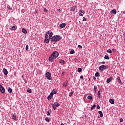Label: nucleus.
<instances>
[{
	"label": "nucleus",
	"mask_w": 125,
	"mask_h": 125,
	"mask_svg": "<svg viewBox=\"0 0 125 125\" xmlns=\"http://www.w3.org/2000/svg\"><path fill=\"white\" fill-rule=\"evenodd\" d=\"M62 38L59 35H56L52 37L51 39V41L52 42H58V41H60V40H61Z\"/></svg>",
	"instance_id": "1"
},
{
	"label": "nucleus",
	"mask_w": 125,
	"mask_h": 125,
	"mask_svg": "<svg viewBox=\"0 0 125 125\" xmlns=\"http://www.w3.org/2000/svg\"><path fill=\"white\" fill-rule=\"evenodd\" d=\"M99 70L100 71H101L102 72H103L104 70H107L108 69V66L105 65H101L99 67Z\"/></svg>",
	"instance_id": "2"
},
{
	"label": "nucleus",
	"mask_w": 125,
	"mask_h": 125,
	"mask_svg": "<svg viewBox=\"0 0 125 125\" xmlns=\"http://www.w3.org/2000/svg\"><path fill=\"white\" fill-rule=\"evenodd\" d=\"M56 59V58H55V57L52 54L49 57V60L50 61H51V62H52L54 59Z\"/></svg>",
	"instance_id": "3"
},
{
	"label": "nucleus",
	"mask_w": 125,
	"mask_h": 125,
	"mask_svg": "<svg viewBox=\"0 0 125 125\" xmlns=\"http://www.w3.org/2000/svg\"><path fill=\"white\" fill-rule=\"evenodd\" d=\"M0 91H1V92H2V93H4L5 92V89H4V88H3L2 85H1V84H0Z\"/></svg>",
	"instance_id": "4"
},
{
	"label": "nucleus",
	"mask_w": 125,
	"mask_h": 125,
	"mask_svg": "<svg viewBox=\"0 0 125 125\" xmlns=\"http://www.w3.org/2000/svg\"><path fill=\"white\" fill-rule=\"evenodd\" d=\"M0 91H1V92H2V93H4L5 92V89H4V88H3L2 85H1V84H0Z\"/></svg>",
	"instance_id": "5"
},
{
	"label": "nucleus",
	"mask_w": 125,
	"mask_h": 125,
	"mask_svg": "<svg viewBox=\"0 0 125 125\" xmlns=\"http://www.w3.org/2000/svg\"><path fill=\"white\" fill-rule=\"evenodd\" d=\"M46 77H47V79H48V80H50L51 78V74H50V73L49 72H47L46 73Z\"/></svg>",
	"instance_id": "6"
},
{
	"label": "nucleus",
	"mask_w": 125,
	"mask_h": 125,
	"mask_svg": "<svg viewBox=\"0 0 125 125\" xmlns=\"http://www.w3.org/2000/svg\"><path fill=\"white\" fill-rule=\"evenodd\" d=\"M84 14V11L83 10H79V15L80 16H83Z\"/></svg>",
	"instance_id": "7"
},
{
	"label": "nucleus",
	"mask_w": 125,
	"mask_h": 125,
	"mask_svg": "<svg viewBox=\"0 0 125 125\" xmlns=\"http://www.w3.org/2000/svg\"><path fill=\"white\" fill-rule=\"evenodd\" d=\"M47 34H48V35H49V40H50V39H51V37H52V35H53V33L52 32H50V31H48V32H47Z\"/></svg>",
	"instance_id": "8"
},
{
	"label": "nucleus",
	"mask_w": 125,
	"mask_h": 125,
	"mask_svg": "<svg viewBox=\"0 0 125 125\" xmlns=\"http://www.w3.org/2000/svg\"><path fill=\"white\" fill-rule=\"evenodd\" d=\"M52 54L55 57V58H57V57H58V55H59L57 51L54 52Z\"/></svg>",
	"instance_id": "9"
},
{
	"label": "nucleus",
	"mask_w": 125,
	"mask_h": 125,
	"mask_svg": "<svg viewBox=\"0 0 125 125\" xmlns=\"http://www.w3.org/2000/svg\"><path fill=\"white\" fill-rule=\"evenodd\" d=\"M59 27L60 28H62V29L63 28H65V27H66V23H63L62 24H60Z\"/></svg>",
	"instance_id": "10"
},
{
	"label": "nucleus",
	"mask_w": 125,
	"mask_h": 125,
	"mask_svg": "<svg viewBox=\"0 0 125 125\" xmlns=\"http://www.w3.org/2000/svg\"><path fill=\"white\" fill-rule=\"evenodd\" d=\"M3 72L4 75H5V76H7V74H8V72L7 71V70L6 69L4 68L3 70Z\"/></svg>",
	"instance_id": "11"
},
{
	"label": "nucleus",
	"mask_w": 125,
	"mask_h": 125,
	"mask_svg": "<svg viewBox=\"0 0 125 125\" xmlns=\"http://www.w3.org/2000/svg\"><path fill=\"white\" fill-rule=\"evenodd\" d=\"M112 80H113V77H110L109 78H108V79H107L106 83H109L111 82V81H112Z\"/></svg>",
	"instance_id": "12"
},
{
	"label": "nucleus",
	"mask_w": 125,
	"mask_h": 125,
	"mask_svg": "<svg viewBox=\"0 0 125 125\" xmlns=\"http://www.w3.org/2000/svg\"><path fill=\"white\" fill-rule=\"evenodd\" d=\"M110 13L116 14L117 13V10L115 9H113L111 12Z\"/></svg>",
	"instance_id": "13"
},
{
	"label": "nucleus",
	"mask_w": 125,
	"mask_h": 125,
	"mask_svg": "<svg viewBox=\"0 0 125 125\" xmlns=\"http://www.w3.org/2000/svg\"><path fill=\"white\" fill-rule=\"evenodd\" d=\"M54 106H56V107H59V106H60V104H59L58 102H56L54 103Z\"/></svg>",
	"instance_id": "14"
},
{
	"label": "nucleus",
	"mask_w": 125,
	"mask_h": 125,
	"mask_svg": "<svg viewBox=\"0 0 125 125\" xmlns=\"http://www.w3.org/2000/svg\"><path fill=\"white\" fill-rule=\"evenodd\" d=\"M117 80L119 83H120V84H123V83H122V81L121 80V78H120V77H118L117 78Z\"/></svg>",
	"instance_id": "15"
},
{
	"label": "nucleus",
	"mask_w": 125,
	"mask_h": 125,
	"mask_svg": "<svg viewBox=\"0 0 125 125\" xmlns=\"http://www.w3.org/2000/svg\"><path fill=\"white\" fill-rule=\"evenodd\" d=\"M68 81H66L63 83V86L64 87H67V86L68 85Z\"/></svg>",
	"instance_id": "16"
},
{
	"label": "nucleus",
	"mask_w": 125,
	"mask_h": 125,
	"mask_svg": "<svg viewBox=\"0 0 125 125\" xmlns=\"http://www.w3.org/2000/svg\"><path fill=\"white\" fill-rule=\"evenodd\" d=\"M60 64H65V61L64 60H61L59 61Z\"/></svg>",
	"instance_id": "17"
},
{
	"label": "nucleus",
	"mask_w": 125,
	"mask_h": 125,
	"mask_svg": "<svg viewBox=\"0 0 125 125\" xmlns=\"http://www.w3.org/2000/svg\"><path fill=\"white\" fill-rule=\"evenodd\" d=\"M109 102L111 104H114V103H115V102H114V99H109Z\"/></svg>",
	"instance_id": "18"
},
{
	"label": "nucleus",
	"mask_w": 125,
	"mask_h": 125,
	"mask_svg": "<svg viewBox=\"0 0 125 125\" xmlns=\"http://www.w3.org/2000/svg\"><path fill=\"white\" fill-rule=\"evenodd\" d=\"M98 113L100 115V117H101V118H102V117H103V114L102 113V111H99Z\"/></svg>",
	"instance_id": "19"
},
{
	"label": "nucleus",
	"mask_w": 125,
	"mask_h": 125,
	"mask_svg": "<svg viewBox=\"0 0 125 125\" xmlns=\"http://www.w3.org/2000/svg\"><path fill=\"white\" fill-rule=\"evenodd\" d=\"M44 42H46V43H48V42H49V39L45 38L44 40Z\"/></svg>",
	"instance_id": "20"
},
{
	"label": "nucleus",
	"mask_w": 125,
	"mask_h": 125,
	"mask_svg": "<svg viewBox=\"0 0 125 125\" xmlns=\"http://www.w3.org/2000/svg\"><path fill=\"white\" fill-rule=\"evenodd\" d=\"M22 33H23L24 34H27V30H26V29L25 28H23L22 29Z\"/></svg>",
	"instance_id": "21"
},
{
	"label": "nucleus",
	"mask_w": 125,
	"mask_h": 125,
	"mask_svg": "<svg viewBox=\"0 0 125 125\" xmlns=\"http://www.w3.org/2000/svg\"><path fill=\"white\" fill-rule=\"evenodd\" d=\"M12 119L14 121H16V115L13 114V116H12Z\"/></svg>",
	"instance_id": "22"
},
{
	"label": "nucleus",
	"mask_w": 125,
	"mask_h": 125,
	"mask_svg": "<svg viewBox=\"0 0 125 125\" xmlns=\"http://www.w3.org/2000/svg\"><path fill=\"white\" fill-rule=\"evenodd\" d=\"M75 9H76V6H73L71 8L70 10L71 11H75Z\"/></svg>",
	"instance_id": "23"
},
{
	"label": "nucleus",
	"mask_w": 125,
	"mask_h": 125,
	"mask_svg": "<svg viewBox=\"0 0 125 125\" xmlns=\"http://www.w3.org/2000/svg\"><path fill=\"white\" fill-rule=\"evenodd\" d=\"M51 92L53 93V94H56V93H57V91L53 89Z\"/></svg>",
	"instance_id": "24"
},
{
	"label": "nucleus",
	"mask_w": 125,
	"mask_h": 125,
	"mask_svg": "<svg viewBox=\"0 0 125 125\" xmlns=\"http://www.w3.org/2000/svg\"><path fill=\"white\" fill-rule=\"evenodd\" d=\"M96 107V105L94 104L93 106L91 107V110H94V109H95Z\"/></svg>",
	"instance_id": "25"
},
{
	"label": "nucleus",
	"mask_w": 125,
	"mask_h": 125,
	"mask_svg": "<svg viewBox=\"0 0 125 125\" xmlns=\"http://www.w3.org/2000/svg\"><path fill=\"white\" fill-rule=\"evenodd\" d=\"M8 91L10 93H11L12 92V89L9 87L8 89Z\"/></svg>",
	"instance_id": "26"
},
{
	"label": "nucleus",
	"mask_w": 125,
	"mask_h": 125,
	"mask_svg": "<svg viewBox=\"0 0 125 125\" xmlns=\"http://www.w3.org/2000/svg\"><path fill=\"white\" fill-rule=\"evenodd\" d=\"M83 70V69H82V68H78V72H79V73H81V72H82V71Z\"/></svg>",
	"instance_id": "27"
},
{
	"label": "nucleus",
	"mask_w": 125,
	"mask_h": 125,
	"mask_svg": "<svg viewBox=\"0 0 125 125\" xmlns=\"http://www.w3.org/2000/svg\"><path fill=\"white\" fill-rule=\"evenodd\" d=\"M74 53H75V50L72 49V50L70 51V54H74Z\"/></svg>",
	"instance_id": "28"
},
{
	"label": "nucleus",
	"mask_w": 125,
	"mask_h": 125,
	"mask_svg": "<svg viewBox=\"0 0 125 125\" xmlns=\"http://www.w3.org/2000/svg\"><path fill=\"white\" fill-rule=\"evenodd\" d=\"M104 58L105 59H108V60L110 59V58H109V56L108 55H105L104 57Z\"/></svg>",
	"instance_id": "29"
},
{
	"label": "nucleus",
	"mask_w": 125,
	"mask_h": 125,
	"mask_svg": "<svg viewBox=\"0 0 125 125\" xmlns=\"http://www.w3.org/2000/svg\"><path fill=\"white\" fill-rule=\"evenodd\" d=\"M99 76H100V75L99 74V73L96 72L95 73V77H99Z\"/></svg>",
	"instance_id": "30"
},
{
	"label": "nucleus",
	"mask_w": 125,
	"mask_h": 125,
	"mask_svg": "<svg viewBox=\"0 0 125 125\" xmlns=\"http://www.w3.org/2000/svg\"><path fill=\"white\" fill-rule=\"evenodd\" d=\"M11 30L12 31H14V30H15V27L14 26H13L11 28Z\"/></svg>",
	"instance_id": "31"
},
{
	"label": "nucleus",
	"mask_w": 125,
	"mask_h": 125,
	"mask_svg": "<svg viewBox=\"0 0 125 125\" xmlns=\"http://www.w3.org/2000/svg\"><path fill=\"white\" fill-rule=\"evenodd\" d=\"M73 93H74L73 91H72V92H71V93H69V96H70V97H71L73 95Z\"/></svg>",
	"instance_id": "32"
},
{
	"label": "nucleus",
	"mask_w": 125,
	"mask_h": 125,
	"mask_svg": "<svg viewBox=\"0 0 125 125\" xmlns=\"http://www.w3.org/2000/svg\"><path fill=\"white\" fill-rule=\"evenodd\" d=\"M96 89H97V87L96 86H94V90L95 92H96Z\"/></svg>",
	"instance_id": "33"
},
{
	"label": "nucleus",
	"mask_w": 125,
	"mask_h": 125,
	"mask_svg": "<svg viewBox=\"0 0 125 125\" xmlns=\"http://www.w3.org/2000/svg\"><path fill=\"white\" fill-rule=\"evenodd\" d=\"M97 95H98L99 98H100V91H98Z\"/></svg>",
	"instance_id": "34"
},
{
	"label": "nucleus",
	"mask_w": 125,
	"mask_h": 125,
	"mask_svg": "<svg viewBox=\"0 0 125 125\" xmlns=\"http://www.w3.org/2000/svg\"><path fill=\"white\" fill-rule=\"evenodd\" d=\"M53 97H51V96L49 95L47 97V99H48V100H50L51 99V98H52Z\"/></svg>",
	"instance_id": "35"
},
{
	"label": "nucleus",
	"mask_w": 125,
	"mask_h": 125,
	"mask_svg": "<svg viewBox=\"0 0 125 125\" xmlns=\"http://www.w3.org/2000/svg\"><path fill=\"white\" fill-rule=\"evenodd\" d=\"M52 107L53 108L54 110H56V106L54 105V104H52Z\"/></svg>",
	"instance_id": "36"
},
{
	"label": "nucleus",
	"mask_w": 125,
	"mask_h": 125,
	"mask_svg": "<svg viewBox=\"0 0 125 125\" xmlns=\"http://www.w3.org/2000/svg\"><path fill=\"white\" fill-rule=\"evenodd\" d=\"M83 22V21H86V18H85V17H83V20H82Z\"/></svg>",
	"instance_id": "37"
},
{
	"label": "nucleus",
	"mask_w": 125,
	"mask_h": 125,
	"mask_svg": "<svg viewBox=\"0 0 125 125\" xmlns=\"http://www.w3.org/2000/svg\"><path fill=\"white\" fill-rule=\"evenodd\" d=\"M107 52H108V53H112V50L111 49H108L107 50Z\"/></svg>",
	"instance_id": "38"
},
{
	"label": "nucleus",
	"mask_w": 125,
	"mask_h": 125,
	"mask_svg": "<svg viewBox=\"0 0 125 125\" xmlns=\"http://www.w3.org/2000/svg\"><path fill=\"white\" fill-rule=\"evenodd\" d=\"M27 92H29V93H31L32 92V90L29 88L27 90Z\"/></svg>",
	"instance_id": "39"
},
{
	"label": "nucleus",
	"mask_w": 125,
	"mask_h": 125,
	"mask_svg": "<svg viewBox=\"0 0 125 125\" xmlns=\"http://www.w3.org/2000/svg\"><path fill=\"white\" fill-rule=\"evenodd\" d=\"M26 50H27V51H28V50H29V45H26Z\"/></svg>",
	"instance_id": "40"
},
{
	"label": "nucleus",
	"mask_w": 125,
	"mask_h": 125,
	"mask_svg": "<svg viewBox=\"0 0 125 125\" xmlns=\"http://www.w3.org/2000/svg\"><path fill=\"white\" fill-rule=\"evenodd\" d=\"M87 98L88 99H90V100H91V99H92V96H88Z\"/></svg>",
	"instance_id": "41"
},
{
	"label": "nucleus",
	"mask_w": 125,
	"mask_h": 125,
	"mask_svg": "<svg viewBox=\"0 0 125 125\" xmlns=\"http://www.w3.org/2000/svg\"><path fill=\"white\" fill-rule=\"evenodd\" d=\"M45 39H49L48 35H47V34H46L45 35Z\"/></svg>",
	"instance_id": "42"
},
{
	"label": "nucleus",
	"mask_w": 125,
	"mask_h": 125,
	"mask_svg": "<svg viewBox=\"0 0 125 125\" xmlns=\"http://www.w3.org/2000/svg\"><path fill=\"white\" fill-rule=\"evenodd\" d=\"M45 120L46 121V122H49V118L46 117L45 118Z\"/></svg>",
	"instance_id": "43"
},
{
	"label": "nucleus",
	"mask_w": 125,
	"mask_h": 125,
	"mask_svg": "<svg viewBox=\"0 0 125 125\" xmlns=\"http://www.w3.org/2000/svg\"><path fill=\"white\" fill-rule=\"evenodd\" d=\"M7 8L8 9H10V10H12V8H11V7L10 6H8Z\"/></svg>",
	"instance_id": "44"
},
{
	"label": "nucleus",
	"mask_w": 125,
	"mask_h": 125,
	"mask_svg": "<svg viewBox=\"0 0 125 125\" xmlns=\"http://www.w3.org/2000/svg\"><path fill=\"white\" fill-rule=\"evenodd\" d=\"M50 96H51L52 97H53V93H52V92H51V93L49 95Z\"/></svg>",
	"instance_id": "45"
},
{
	"label": "nucleus",
	"mask_w": 125,
	"mask_h": 125,
	"mask_svg": "<svg viewBox=\"0 0 125 125\" xmlns=\"http://www.w3.org/2000/svg\"><path fill=\"white\" fill-rule=\"evenodd\" d=\"M51 112V111H48V112H47V113H48L47 115H48V116H49V115H50Z\"/></svg>",
	"instance_id": "46"
},
{
	"label": "nucleus",
	"mask_w": 125,
	"mask_h": 125,
	"mask_svg": "<svg viewBox=\"0 0 125 125\" xmlns=\"http://www.w3.org/2000/svg\"><path fill=\"white\" fill-rule=\"evenodd\" d=\"M78 47L79 48H83V47L82 46L80 45H78Z\"/></svg>",
	"instance_id": "47"
},
{
	"label": "nucleus",
	"mask_w": 125,
	"mask_h": 125,
	"mask_svg": "<svg viewBox=\"0 0 125 125\" xmlns=\"http://www.w3.org/2000/svg\"><path fill=\"white\" fill-rule=\"evenodd\" d=\"M44 11L45 12H47L48 10H47V9L46 8H44Z\"/></svg>",
	"instance_id": "48"
},
{
	"label": "nucleus",
	"mask_w": 125,
	"mask_h": 125,
	"mask_svg": "<svg viewBox=\"0 0 125 125\" xmlns=\"http://www.w3.org/2000/svg\"><path fill=\"white\" fill-rule=\"evenodd\" d=\"M97 109H100V106H99V105H97Z\"/></svg>",
	"instance_id": "49"
},
{
	"label": "nucleus",
	"mask_w": 125,
	"mask_h": 125,
	"mask_svg": "<svg viewBox=\"0 0 125 125\" xmlns=\"http://www.w3.org/2000/svg\"><path fill=\"white\" fill-rule=\"evenodd\" d=\"M80 79H82V80H83V76H80Z\"/></svg>",
	"instance_id": "50"
},
{
	"label": "nucleus",
	"mask_w": 125,
	"mask_h": 125,
	"mask_svg": "<svg viewBox=\"0 0 125 125\" xmlns=\"http://www.w3.org/2000/svg\"><path fill=\"white\" fill-rule=\"evenodd\" d=\"M120 123H122V122H123V118H121L120 119Z\"/></svg>",
	"instance_id": "51"
},
{
	"label": "nucleus",
	"mask_w": 125,
	"mask_h": 125,
	"mask_svg": "<svg viewBox=\"0 0 125 125\" xmlns=\"http://www.w3.org/2000/svg\"><path fill=\"white\" fill-rule=\"evenodd\" d=\"M101 64H102L103 65H104V64H105V62H102Z\"/></svg>",
	"instance_id": "52"
},
{
	"label": "nucleus",
	"mask_w": 125,
	"mask_h": 125,
	"mask_svg": "<svg viewBox=\"0 0 125 125\" xmlns=\"http://www.w3.org/2000/svg\"><path fill=\"white\" fill-rule=\"evenodd\" d=\"M112 51H114L115 52L116 51V50L115 49H112Z\"/></svg>",
	"instance_id": "53"
},
{
	"label": "nucleus",
	"mask_w": 125,
	"mask_h": 125,
	"mask_svg": "<svg viewBox=\"0 0 125 125\" xmlns=\"http://www.w3.org/2000/svg\"><path fill=\"white\" fill-rule=\"evenodd\" d=\"M93 80H96V78H95V77H93Z\"/></svg>",
	"instance_id": "54"
},
{
	"label": "nucleus",
	"mask_w": 125,
	"mask_h": 125,
	"mask_svg": "<svg viewBox=\"0 0 125 125\" xmlns=\"http://www.w3.org/2000/svg\"><path fill=\"white\" fill-rule=\"evenodd\" d=\"M61 125H64V124H63V123H61Z\"/></svg>",
	"instance_id": "55"
},
{
	"label": "nucleus",
	"mask_w": 125,
	"mask_h": 125,
	"mask_svg": "<svg viewBox=\"0 0 125 125\" xmlns=\"http://www.w3.org/2000/svg\"><path fill=\"white\" fill-rule=\"evenodd\" d=\"M74 60H78V59H77V58H75Z\"/></svg>",
	"instance_id": "56"
},
{
	"label": "nucleus",
	"mask_w": 125,
	"mask_h": 125,
	"mask_svg": "<svg viewBox=\"0 0 125 125\" xmlns=\"http://www.w3.org/2000/svg\"><path fill=\"white\" fill-rule=\"evenodd\" d=\"M123 14H125V12H123Z\"/></svg>",
	"instance_id": "57"
},
{
	"label": "nucleus",
	"mask_w": 125,
	"mask_h": 125,
	"mask_svg": "<svg viewBox=\"0 0 125 125\" xmlns=\"http://www.w3.org/2000/svg\"><path fill=\"white\" fill-rule=\"evenodd\" d=\"M58 10V11H61L60 9H59Z\"/></svg>",
	"instance_id": "58"
},
{
	"label": "nucleus",
	"mask_w": 125,
	"mask_h": 125,
	"mask_svg": "<svg viewBox=\"0 0 125 125\" xmlns=\"http://www.w3.org/2000/svg\"><path fill=\"white\" fill-rule=\"evenodd\" d=\"M17 0L18 1H20V0Z\"/></svg>",
	"instance_id": "59"
},
{
	"label": "nucleus",
	"mask_w": 125,
	"mask_h": 125,
	"mask_svg": "<svg viewBox=\"0 0 125 125\" xmlns=\"http://www.w3.org/2000/svg\"><path fill=\"white\" fill-rule=\"evenodd\" d=\"M25 83H27V81H25Z\"/></svg>",
	"instance_id": "60"
},
{
	"label": "nucleus",
	"mask_w": 125,
	"mask_h": 125,
	"mask_svg": "<svg viewBox=\"0 0 125 125\" xmlns=\"http://www.w3.org/2000/svg\"><path fill=\"white\" fill-rule=\"evenodd\" d=\"M62 74H64V72H62Z\"/></svg>",
	"instance_id": "61"
},
{
	"label": "nucleus",
	"mask_w": 125,
	"mask_h": 125,
	"mask_svg": "<svg viewBox=\"0 0 125 125\" xmlns=\"http://www.w3.org/2000/svg\"><path fill=\"white\" fill-rule=\"evenodd\" d=\"M62 74H64V72H62Z\"/></svg>",
	"instance_id": "62"
}]
</instances>
